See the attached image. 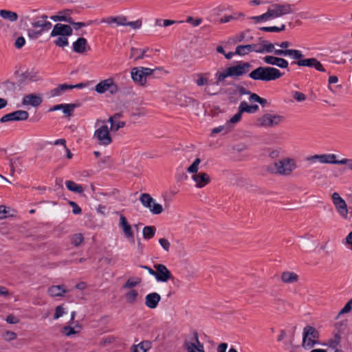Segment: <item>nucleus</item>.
Listing matches in <instances>:
<instances>
[{
    "instance_id": "35",
    "label": "nucleus",
    "mask_w": 352,
    "mask_h": 352,
    "mask_svg": "<svg viewBox=\"0 0 352 352\" xmlns=\"http://www.w3.org/2000/svg\"><path fill=\"white\" fill-rule=\"evenodd\" d=\"M109 24L116 23L117 25H125L126 24V17L120 16H111L107 18L105 20L102 21Z\"/></svg>"
},
{
    "instance_id": "23",
    "label": "nucleus",
    "mask_w": 352,
    "mask_h": 352,
    "mask_svg": "<svg viewBox=\"0 0 352 352\" xmlns=\"http://www.w3.org/2000/svg\"><path fill=\"white\" fill-rule=\"evenodd\" d=\"M161 300L160 295L157 292H152L145 296V305L149 309H155Z\"/></svg>"
},
{
    "instance_id": "37",
    "label": "nucleus",
    "mask_w": 352,
    "mask_h": 352,
    "mask_svg": "<svg viewBox=\"0 0 352 352\" xmlns=\"http://www.w3.org/2000/svg\"><path fill=\"white\" fill-rule=\"evenodd\" d=\"M138 297V292L135 289H131L125 294V300L127 303L133 305L137 301Z\"/></svg>"
},
{
    "instance_id": "24",
    "label": "nucleus",
    "mask_w": 352,
    "mask_h": 352,
    "mask_svg": "<svg viewBox=\"0 0 352 352\" xmlns=\"http://www.w3.org/2000/svg\"><path fill=\"white\" fill-rule=\"evenodd\" d=\"M47 16L45 14L41 16L40 19L34 21L32 23L33 28H41V30L38 32L41 34L42 31H47L52 28V23L47 21Z\"/></svg>"
},
{
    "instance_id": "61",
    "label": "nucleus",
    "mask_w": 352,
    "mask_h": 352,
    "mask_svg": "<svg viewBox=\"0 0 352 352\" xmlns=\"http://www.w3.org/2000/svg\"><path fill=\"white\" fill-rule=\"evenodd\" d=\"M346 164L348 166V168L352 171V159L349 158H343L340 160L339 165Z\"/></svg>"
},
{
    "instance_id": "7",
    "label": "nucleus",
    "mask_w": 352,
    "mask_h": 352,
    "mask_svg": "<svg viewBox=\"0 0 352 352\" xmlns=\"http://www.w3.org/2000/svg\"><path fill=\"white\" fill-rule=\"evenodd\" d=\"M160 70V67L151 69L144 67H135L131 70V77L133 81L138 85L145 87L147 77L154 74L155 70Z\"/></svg>"
},
{
    "instance_id": "41",
    "label": "nucleus",
    "mask_w": 352,
    "mask_h": 352,
    "mask_svg": "<svg viewBox=\"0 0 352 352\" xmlns=\"http://www.w3.org/2000/svg\"><path fill=\"white\" fill-rule=\"evenodd\" d=\"M179 101L180 105L187 107L189 105H193L195 103L197 104V102L191 97H188L186 96H181L179 98Z\"/></svg>"
},
{
    "instance_id": "19",
    "label": "nucleus",
    "mask_w": 352,
    "mask_h": 352,
    "mask_svg": "<svg viewBox=\"0 0 352 352\" xmlns=\"http://www.w3.org/2000/svg\"><path fill=\"white\" fill-rule=\"evenodd\" d=\"M274 45H275V46L273 52L276 56L290 57V54H287V52L298 51V50L288 49V47H289L292 44L290 42L287 41H283L281 43H276Z\"/></svg>"
},
{
    "instance_id": "9",
    "label": "nucleus",
    "mask_w": 352,
    "mask_h": 352,
    "mask_svg": "<svg viewBox=\"0 0 352 352\" xmlns=\"http://www.w3.org/2000/svg\"><path fill=\"white\" fill-rule=\"evenodd\" d=\"M284 120V117L277 114L265 113L258 118L256 125L259 127H273L278 125Z\"/></svg>"
},
{
    "instance_id": "56",
    "label": "nucleus",
    "mask_w": 352,
    "mask_h": 352,
    "mask_svg": "<svg viewBox=\"0 0 352 352\" xmlns=\"http://www.w3.org/2000/svg\"><path fill=\"white\" fill-rule=\"evenodd\" d=\"M293 97L297 102H302L306 100V96L303 93L299 91H294Z\"/></svg>"
},
{
    "instance_id": "16",
    "label": "nucleus",
    "mask_w": 352,
    "mask_h": 352,
    "mask_svg": "<svg viewBox=\"0 0 352 352\" xmlns=\"http://www.w3.org/2000/svg\"><path fill=\"white\" fill-rule=\"evenodd\" d=\"M29 113L24 110H17L4 115L1 118L0 122L3 123L10 121H23L28 120Z\"/></svg>"
},
{
    "instance_id": "50",
    "label": "nucleus",
    "mask_w": 352,
    "mask_h": 352,
    "mask_svg": "<svg viewBox=\"0 0 352 352\" xmlns=\"http://www.w3.org/2000/svg\"><path fill=\"white\" fill-rule=\"evenodd\" d=\"M352 309V298L350 299L344 307L339 311L338 316L349 313Z\"/></svg>"
},
{
    "instance_id": "31",
    "label": "nucleus",
    "mask_w": 352,
    "mask_h": 352,
    "mask_svg": "<svg viewBox=\"0 0 352 352\" xmlns=\"http://www.w3.org/2000/svg\"><path fill=\"white\" fill-rule=\"evenodd\" d=\"M320 162L322 164H339L340 160H336L335 154L320 155Z\"/></svg>"
},
{
    "instance_id": "64",
    "label": "nucleus",
    "mask_w": 352,
    "mask_h": 352,
    "mask_svg": "<svg viewBox=\"0 0 352 352\" xmlns=\"http://www.w3.org/2000/svg\"><path fill=\"white\" fill-rule=\"evenodd\" d=\"M25 43V40L23 36H19L15 41L14 45L17 49L21 48Z\"/></svg>"
},
{
    "instance_id": "17",
    "label": "nucleus",
    "mask_w": 352,
    "mask_h": 352,
    "mask_svg": "<svg viewBox=\"0 0 352 352\" xmlns=\"http://www.w3.org/2000/svg\"><path fill=\"white\" fill-rule=\"evenodd\" d=\"M184 347L187 352H205L204 344L199 342L197 332H194L191 341H185Z\"/></svg>"
},
{
    "instance_id": "11",
    "label": "nucleus",
    "mask_w": 352,
    "mask_h": 352,
    "mask_svg": "<svg viewBox=\"0 0 352 352\" xmlns=\"http://www.w3.org/2000/svg\"><path fill=\"white\" fill-rule=\"evenodd\" d=\"M271 19L278 18L293 13V6L289 3H275L268 8Z\"/></svg>"
},
{
    "instance_id": "51",
    "label": "nucleus",
    "mask_w": 352,
    "mask_h": 352,
    "mask_svg": "<svg viewBox=\"0 0 352 352\" xmlns=\"http://www.w3.org/2000/svg\"><path fill=\"white\" fill-rule=\"evenodd\" d=\"M54 43L58 47H65L68 45V39L65 36H60L54 41Z\"/></svg>"
},
{
    "instance_id": "21",
    "label": "nucleus",
    "mask_w": 352,
    "mask_h": 352,
    "mask_svg": "<svg viewBox=\"0 0 352 352\" xmlns=\"http://www.w3.org/2000/svg\"><path fill=\"white\" fill-rule=\"evenodd\" d=\"M72 34V29L69 25H65L62 23H57L54 26L52 31L51 32V36H67Z\"/></svg>"
},
{
    "instance_id": "40",
    "label": "nucleus",
    "mask_w": 352,
    "mask_h": 352,
    "mask_svg": "<svg viewBox=\"0 0 352 352\" xmlns=\"http://www.w3.org/2000/svg\"><path fill=\"white\" fill-rule=\"evenodd\" d=\"M146 52V50H140L138 48L131 47L130 57L132 58L135 56V60L142 59L145 56Z\"/></svg>"
},
{
    "instance_id": "45",
    "label": "nucleus",
    "mask_w": 352,
    "mask_h": 352,
    "mask_svg": "<svg viewBox=\"0 0 352 352\" xmlns=\"http://www.w3.org/2000/svg\"><path fill=\"white\" fill-rule=\"evenodd\" d=\"M249 100L250 102H258L259 104H261L263 107H264L267 101L266 99L265 98H263L261 97H260L258 95H257L256 94H252L250 95V96L249 97Z\"/></svg>"
},
{
    "instance_id": "15",
    "label": "nucleus",
    "mask_w": 352,
    "mask_h": 352,
    "mask_svg": "<svg viewBox=\"0 0 352 352\" xmlns=\"http://www.w3.org/2000/svg\"><path fill=\"white\" fill-rule=\"evenodd\" d=\"M155 269L154 276L157 281L166 283L172 278V274L166 266L164 264H155Z\"/></svg>"
},
{
    "instance_id": "49",
    "label": "nucleus",
    "mask_w": 352,
    "mask_h": 352,
    "mask_svg": "<svg viewBox=\"0 0 352 352\" xmlns=\"http://www.w3.org/2000/svg\"><path fill=\"white\" fill-rule=\"evenodd\" d=\"M242 114H243V112H241V109H239L238 112L229 120V121L228 122V124H234L238 123L241 119Z\"/></svg>"
},
{
    "instance_id": "18",
    "label": "nucleus",
    "mask_w": 352,
    "mask_h": 352,
    "mask_svg": "<svg viewBox=\"0 0 352 352\" xmlns=\"http://www.w3.org/2000/svg\"><path fill=\"white\" fill-rule=\"evenodd\" d=\"M279 56L267 55L263 58L265 63L270 65H276L281 69H288L289 63L283 58L278 57Z\"/></svg>"
},
{
    "instance_id": "22",
    "label": "nucleus",
    "mask_w": 352,
    "mask_h": 352,
    "mask_svg": "<svg viewBox=\"0 0 352 352\" xmlns=\"http://www.w3.org/2000/svg\"><path fill=\"white\" fill-rule=\"evenodd\" d=\"M119 226L122 228L124 236L129 239H131L132 242L134 243V235L131 226L128 223L126 218L123 214L120 215Z\"/></svg>"
},
{
    "instance_id": "12",
    "label": "nucleus",
    "mask_w": 352,
    "mask_h": 352,
    "mask_svg": "<svg viewBox=\"0 0 352 352\" xmlns=\"http://www.w3.org/2000/svg\"><path fill=\"white\" fill-rule=\"evenodd\" d=\"M94 138L96 139L97 143L100 146H107L112 142V138L107 125H102L96 129L94 133Z\"/></svg>"
},
{
    "instance_id": "44",
    "label": "nucleus",
    "mask_w": 352,
    "mask_h": 352,
    "mask_svg": "<svg viewBox=\"0 0 352 352\" xmlns=\"http://www.w3.org/2000/svg\"><path fill=\"white\" fill-rule=\"evenodd\" d=\"M83 240L84 237L80 233L73 234L70 238L71 243L76 247L81 244Z\"/></svg>"
},
{
    "instance_id": "39",
    "label": "nucleus",
    "mask_w": 352,
    "mask_h": 352,
    "mask_svg": "<svg viewBox=\"0 0 352 352\" xmlns=\"http://www.w3.org/2000/svg\"><path fill=\"white\" fill-rule=\"evenodd\" d=\"M141 278L139 277L129 278L126 283L122 285L123 289L133 288L141 283Z\"/></svg>"
},
{
    "instance_id": "2",
    "label": "nucleus",
    "mask_w": 352,
    "mask_h": 352,
    "mask_svg": "<svg viewBox=\"0 0 352 352\" xmlns=\"http://www.w3.org/2000/svg\"><path fill=\"white\" fill-rule=\"evenodd\" d=\"M296 168L297 164L294 158L283 157L268 166L267 170L272 174L289 176L291 175L293 171Z\"/></svg>"
},
{
    "instance_id": "8",
    "label": "nucleus",
    "mask_w": 352,
    "mask_h": 352,
    "mask_svg": "<svg viewBox=\"0 0 352 352\" xmlns=\"http://www.w3.org/2000/svg\"><path fill=\"white\" fill-rule=\"evenodd\" d=\"M289 54H290V58L297 61L295 62L298 66L299 67H314L316 69L320 72H325V69L321 63L318 60L315 58H310L307 59H303L304 55L302 54L301 51H291L287 52Z\"/></svg>"
},
{
    "instance_id": "46",
    "label": "nucleus",
    "mask_w": 352,
    "mask_h": 352,
    "mask_svg": "<svg viewBox=\"0 0 352 352\" xmlns=\"http://www.w3.org/2000/svg\"><path fill=\"white\" fill-rule=\"evenodd\" d=\"M285 29V25L283 24L281 27L278 28L276 26H272V27H262L260 28L261 30L264 32H279L280 31H283Z\"/></svg>"
},
{
    "instance_id": "27",
    "label": "nucleus",
    "mask_w": 352,
    "mask_h": 352,
    "mask_svg": "<svg viewBox=\"0 0 352 352\" xmlns=\"http://www.w3.org/2000/svg\"><path fill=\"white\" fill-rule=\"evenodd\" d=\"M69 89H72V87H69V85L62 84L50 90L47 95L50 98H54L61 96L64 92Z\"/></svg>"
},
{
    "instance_id": "55",
    "label": "nucleus",
    "mask_w": 352,
    "mask_h": 352,
    "mask_svg": "<svg viewBox=\"0 0 352 352\" xmlns=\"http://www.w3.org/2000/svg\"><path fill=\"white\" fill-rule=\"evenodd\" d=\"M65 314V309L61 306L58 305L56 307L55 314L54 315V319H58L60 317L63 316Z\"/></svg>"
},
{
    "instance_id": "28",
    "label": "nucleus",
    "mask_w": 352,
    "mask_h": 352,
    "mask_svg": "<svg viewBox=\"0 0 352 352\" xmlns=\"http://www.w3.org/2000/svg\"><path fill=\"white\" fill-rule=\"evenodd\" d=\"M87 40L80 37L78 38L74 43H73V50L79 54H82L87 51Z\"/></svg>"
},
{
    "instance_id": "52",
    "label": "nucleus",
    "mask_w": 352,
    "mask_h": 352,
    "mask_svg": "<svg viewBox=\"0 0 352 352\" xmlns=\"http://www.w3.org/2000/svg\"><path fill=\"white\" fill-rule=\"evenodd\" d=\"M159 243L160 244V245L162 246L164 251L169 252L170 248V243L168 241V239L165 238L160 239Z\"/></svg>"
},
{
    "instance_id": "33",
    "label": "nucleus",
    "mask_w": 352,
    "mask_h": 352,
    "mask_svg": "<svg viewBox=\"0 0 352 352\" xmlns=\"http://www.w3.org/2000/svg\"><path fill=\"white\" fill-rule=\"evenodd\" d=\"M119 117V114H116L115 116L110 117L108 120L109 122L111 123V129L113 131H117L118 129L125 126V122L123 121L115 122L114 119L118 118Z\"/></svg>"
},
{
    "instance_id": "47",
    "label": "nucleus",
    "mask_w": 352,
    "mask_h": 352,
    "mask_svg": "<svg viewBox=\"0 0 352 352\" xmlns=\"http://www.w3.org/2000/svg\"><path fill=\"white\" fill-rule=\"evenodd\" d=\"M270 19H271V16H270V14H269L268 10L265 13H264L260 16H255L251 17V19L254 20L256 23L263 21H267Z\"/></svg>"
},
{
    "instance_id": "1",
    "label": "nucleus",
    "mask_w": 352,
    "mask_h": 352,
    "mask_svg": "<svg viewBox=\"0 0 352 352\" xmlns=\"http://www.w3.org/2000/svg\"><path fill=\"white\" fill-rule=\"evenodd\" d=\"M274 43L258 38V43L238 45L235 49V54L239 56H245L252 52L258 54L272 53L274 50Z\"/></svg>"
},
{
    "instance_id": "3",
    "label": "nucleus",
    "mask_w": 352,
    "mask_h": 352,
    "mask_svg": "<svg viewBox=\"0 0 352 352\" xmlns=\"http://www.w3.org/2000/svg\"><path fill=\"white\" fill-rule=\"evenodd\" d=\"M284 75L278 69L273 67H258L249 74L254 80L272 81L279 79Z\"/></svg>"
},
{
    "instance_id": "38",
    "label": "nucleus",
    "mask_w": 352,
    "mask_h": 352,
    "mask_svg": "<svg viewBox=\"0 0 352 352\" xmlns=\"http://www.w3.org/2000/svg\"><path fill=\"white\" fill-rule=\"evenodd\" d=\"M156 232V228L154 226H145L142 230V235L144 239L149 240L152 239Z\"/></svg>"
},
{
    "instance_id": "42",
    "label": "nucleus",
    "mask_w": 352,
    "mask_h": 352,
    "mask_svg": "<svg viewBox=\"0 0 352 352\" xmlns=\"http://www.w3.org/2000/svg\"><path fill=\"white\" fill-rule=\"evenodd\" d=\"M249 148V145L245 142H239L232 146V149L235 153H241Z\"/></svg>"
},
{
    "instance_id": "60",
    "label": "nucleus",
    "mask_w": 352,
    "mask_h": 352,
    "mask_svg": "<svg viewBox=\"0 0 352 352\" xmlns=\"http://www.w3.org/2000/svg\"><path fill=\"white\" fill-rule=\"evenodd\" d=\"M69 204L72 207V212L75 214H80L82 210L81 208L78 206V204L72 201L69 202Z\"/></svg>"
},
{
    "instance_id": "4",
    "label": "nucleus",
    "mask_w": 352,
    "mask_h": 352,
    "mask_svg": "<svg viewBox=\"0 0 352 352\" xmlns=\"http://www.w3.org/2000/svg\"><path fill=\"white\" fill-rule=\"evenodd\" d=\"M252 68L248 62H240L239 64L230 66L223 72H217L215 74L217 83L223 81L228 77L239 78L248 74Z\"/></svg>"
},
{
    "instance_id": "32",
    "label": "nucleus",
    "mask_w": 352,
    "mask_h": 352,
    "mask_svg": "<svg viewBox=\"0 0 352 352\" xmlns=\"http://www.w3.org/2000/svg\"><path fill=\"white\" fill-rule=\"evenodd\" d=\"M65 186L69 191L74 192L78 194H82L83 192L82 186L81 185L76 184L74 181H66Z\"/></svg>"
},
{
    "instance_id": "34",
    "label": "nucleus",
    "mask_w": 352,
    "mask_h": 352,
    "mask_svg": "<svg viewBox=\"0 0 352 352\" xmlns=\"http://www.w3.org/2000/svg\"><path fill=\"white\" fill-rule=\"evenodd\" d=\"M72 11L70 10H65L63 12H59L58 15H54L50 17V19L54 21H65L67 23H72V18L67 17L65 15L62 14V13L70 14Z\"/></svg>"
},
{
    "instance_id": "13",
    "label": "nucleus",
    "mask_w": 352,
    "mask_h": 352,
    "mask_svg": "<svg viewBox=\"0 0 352 352\" xmlns=\"http://www.w3.org/2000/svg\"><path fill=\"white\" fill-rule=\"evenodd\" d=\"M95 91L98 94H104L108 91L111 95H114L118 92L119 89L113 78H109L98 82L95 87Z\"/></svg>"
},
{
    "instance_id": "58",
    "label": "nucleus",
    "mask_w": 352,
    "mask_h": 352,
    "mask_svg": "<svg viewBox=\"0 0 352 352\" xmlns=\"http://www.w3.org/2000/svg\"><path fill=\"white\" fill-rule=\"evenodd\" d=\"M92 21H89L87 24L85 23H82V22H74L72 20V23H69L70 24H72L74 28L76 29V30H78L80 29V28H83L85 26H86L87 25H89L91 24H92Z\"/></svg>"
},
{
    "instance_id": "26",
    "label": "nucleus",
    "mask_w": 352,
    "mask_h": 352,
    "mask_svg": "<svg viewBox=\"0 0 352 352\" xmlns=\"http://www.w3.org/2000/svg\"><path fill=\"white\" fill-rule=\"evenodd\" d=\"M298 276L293 272L285 271L281 274L280 280L283 283L286 284H292L296 283L298 280Z\"/></svg>"
},
{
    "instance_id": "43",
    "label": "nucleus",
    "mask_w": 352,
    "mask_h": 352,
    "mask_svg": "<svg viewBox=\"0 0 352 352\" xmlns=\"http://www.w3.org/2000/svg\"><path fill=\"white\" fill-rule=\"evenodd\" d=\"M148 342H142L137 345H133L131 348V352H146Z\"/></svg>"
},
{
    "instance_id": "10",
    "label": "nucleus",
    "mask_w": 352,
    "mask_h": 352,
    "mask_svg": "<svg viewBox=\"0 0 352 352\" xmlns=\"http://www.w3.org/2000/svg\"><path fill=\"white\" fill-rule=\"evenodd\" d=\"M142 206L148 208L153 214H160L163 211V207L160 204L155 203L153 197L148 193H143L140 197Z\"/></svg>"
},
{
    "instance_id": "20",
    "label": "nucleus",
    "mask_w": 352,
    "mask_h": 352,
    "mask_svg": "<svg viewBox=\"0 0 352 352\" xmlns=\"http://www.w3.org/2000/svg\"><path fill=\"white\" fill-rule=\"evenodd\" d=\"M43 102L41 94H30L25 96L22 100V104L24 106L38 107Z\"/></svg>"
},
{
    "instance_id": "36",
    "label": "nucleus",
    "mask_w": 352,
    "mask_h": 352,
    "mask_svg": "<svg viewBox=\"0 0 352 352\" xmlns=\"http://www.w3.org/2000/svg\"><path fill=\"white\" fill-rule=\"evenodd\" d=\"M0 16L3 19L12 22L16 21L18 19V15L16 12L6 10H0Z\"/></svg>"
},
{
    "instance_id": "53",
    "label": "nucleus",
    "mask_w": 352,
    "mask_h": 352,
    "mask_svg": "<svg viewBox=\"0 0 352 352\" xmlns=\"http://www.w3.org/2000/svg\"><path fill=\"white\" fill-rule=\"evenodd\" d=\"M198 79L197 80V85L199 87L204 86L208 83V78L204 76V74H199L197 75Z\"/></svg>"
},
{
    "instance_id": "25",
    "label": "nucleus",
    "mask_w": 352,
    "mask_h": 352,
    "mask_svg": "<svg viewBox=\"0 0 352 352\" xmlns=\"http://www.w3.org/2000/svg\"><path fill=\"white\" fill-rule=\"evenodd\" d=\"M76 105L74 104H60L54 105L50 109V111L63 110V113L67 116H71Z\"/></svg>"
},
{
    "instance_id": "29",
    "label": "nucleus",
    "mask_w": 352,
    "mask_h": 352,
    "mask_svg": "<svg viewBox=\"0 0 352 352\" xmlns=\"http://www.w3.org/2000/svg\"><path fill=\"white\" fill-rule=\"evenodd\" d=\"M67 292L64 285H52L47 289L48 294L52 297L63 296Z\"/></svg>"
},
{
    "instance_id": "62",
    "label": "nucleus",
    "mask_w": 352,
    "mask_h": 352,
    "mask_svg": "<svg viewBox=\"0 0 352 352\" xmlns=\"http://www.w3.org/2000/svg\"><path fill=\"white\" fill-rule=\"evenodd\" d=\"M340 342V337L336 335L333 340L329 341V346L331 348H336Z\"/></svg>"
},
{
    "instance_id": "5",
    "label": "nucleus",
    "mask_w": 352,
    "mask_h": 352,
    "mask_svg": "<svg viewBox=\"0 0 352 352\" xmlns=\"http://www.w3.org/2000/svg\"><path fill=\"white\" fill-rule=\"evenodd\" d=\"M201 162L199 158L195 159L192 164L187 168V171L192 173V179L195 182V186L201 188L210 182V175L204 172L198 173L199 165Z\"/></svg>"
},
{
    "instance_id": "57",
    "label": "nucleus",
    "mask_w": 352,
    "mask_h": 352,
    "mask_svg": "<svg viewBox=\"0 0 352 352\" xmlns=\"http://www.w3.org/2000/svg\"><path fill=\"white\" fill-rule=\"evenodd\" d=\"M3 338L7 341H11L16 339V333L13 331H7L3 335Z\"/></svg>"
},
{
    "instance_id": "30",
    "label": "nucleus",
    "mask_w": 352,
    "mask_h": 352,
    "mask_svg": "<svg viewBox=\"0 0 352 352\" xmlns=\"http://www.w3.org/2000/svg\"><path fill=\"white\" fill-rule=\"evenodd\" d=\"M239 109H241V112L248 113H254L258 110V106L257 104H252L249 105L247 102L242 101L239 106Z\"/></svg>"
},
{
    "instance_id": "63",
    "label": "nucleus",
    "mask_w": 352,
    "mask_h": 352,
    "mask_svg": "<svg viewBox=\"0 0 352 352\" xmlns=\"http://www.w3.org/2000/svg\"><path fill=\"white\" fill-rule=\"evenodd\" d=\"M202 20L201 19H194L192 16H188L186 19L187 23H191L194 27L199 25Z\"/></svg>"
},
{
    "instance_id": "54",
    "label": "nucleus",
    "mask_w": 352,
    "mask_h": 352,
    "mask_svg": "<svg viewBox=\"0 0 352 352\" xmlns=\"http://www.w3.org/2000/svg\"><path fill=\"white\" fill-rule=\"evenodd\" d=\"M124 26H130L131 28L136 30L139 29L142 26V21L137 20L135 21L128 22L126 19V24Z\"/></svg>"
},
{
    "instance_id": "48",
    "label": "nucleus",
    "mask_w": 352,
    "mask_h": 352,
    "mask_svg": "<svg viewBox=\"0 0 352 352\" xmlns=\"http://www.w3.org/2000/svg\"><path fill=\"white\" fill-rule=\"evenodd\" d=\"M239 16L243 17L244 15L242 13H239L237 14L225 16L220 19V21L221 23H228L232 20L237 19Z\"/></svg>"
},
{
    "instance_id": "6",
    "label": "nucleus",
    "mask_w": 352,
    "mask_h": 352,
    "mask_svg": "<svg viewBox=\"0 0 352 352\" xmlns=\"http://www.w3.org/2000/svg\"><path fill=\"white\" fill-rule=\"evenodd\" d=\"M319 339L320 333L314 327L307 325L303 328L302 346L305 349H311L320 344Z\"/></svg>"
},
{
    "instance_id": "14",
    "label": "nucleus",
    "mask_w": 352,
    "mask_h": 352,
    "mask_svg": "<svg viewBox=\"0 0 352 352\" xmlns=\"http://www.w3.org/2000/svg\"><path fill=\"white\" fill-rule=\"evenodd\" d=\"M331 198L337 212L343 218L346 219L348 216V209L346 201L338 192H333L331 195Z\"/></svg>"
},
{
    "instance_id": "59",
    "label": "nucleus",
    "mask_w": 352,
    "mask_h": 352,
    "mask_svg": "<svg viewBox=\"0 0 352 352\" xmlns=\"http://www.w3.org/2000/svg\"><path fill=\"white\" fill-rule=\"evenodd\" d=\"M62 332L66 336H70L73 334H75L76 331L74 329V328L66 326L63 328Z\"/></svg>"
}]
</instances>
